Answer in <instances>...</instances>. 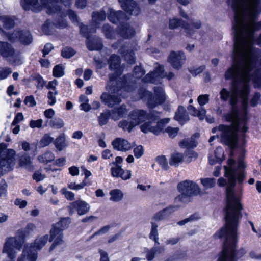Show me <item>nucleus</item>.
<instances>
[{
	"label": "nucleus",
	"instance_id": "36",
	"mask_svg": "<svg viewBox=\"0 0 261 261\" xmlns=\"http://www.w3.org/2000/svg\"><path fill=\"white\" fill-rule=\"evenodd\" d=\"M151 228L149 233V237L150 239L153 240L155 244H159V234L157 228L158 225L153 222H151Z\"/></svg>",
	"mask_w": 261,
	"mask_h": 261
},
{
	"label": "nucleus",
	"instance_id": "39",
	"mask_svg": "<svg viewBox=\"0 0 261 261\" xmlns=\"http://www.w3.org/2000/svg\"><path fill=\"white\" fill-rule=\"evenodd\" d=\"M54 159V154L50 151H47L43 154L39 155L38 160L41 163L51 162Z\"/></svg>",
	"mask_w": 261,
	"mask_h": 261
},
{
	"label": "nucleus",
	"instance_id": "3",
	"mask_svg": "<svg viewBox=\"0 0 261 261\" xmlns=\"http://www.w3.org/2000/svg\"><path fill=\"white\" fill-rule=\"evenodd\" d=\"M154 111L147 113L143 110H135L129 114L130 119L122 120L118 123L119 128L124 130H131L141 122L145 120L148 121L144 123L140 126L141 130H179L177 127L167 126L170 119L163 118L159 120L156 124L153 125V121L158 119V116L154 115Z\"/></svg>",
	"mask_w": 261,
	"mask_h": 261
},
{
	"label": "nucleus",
	"instance_id": "61",
	"mask_svg": "<svg viewBox=\"0 0 261 261\" xmlns=\"http://www.w3.org/2000/svg\"><path fill=\"white\" fill-rule=\"evenodd\" d=\"M61 192L67 199L73 200L74 199V194L72 192L67 191L66 188L62 189Z\"/></svg>",
	"mask_w": 261,
	"mask_h": 261
},
{
	"label": "nucleus",
	"instance_id": "16",
	"mask_svg": "<svg viewBox=\"0 0 261 261\" xmlns=\"http://www.w3.org/2000/svg\"><path fill=\"white\" fill-rule=\"evenodd\" d=\"M108 14V19L114 24L122 23L126 20V16L122 11H115L112 8H109Z\"/></svg>",
	"mask_w": 261,
	"mask_h": 261
},
{
	"label": "nucleus",
	"instance_id": "37",
	"mask_svg": "<svg viewBox=\"0 0 261 261\" xmlns=\"http://www.w3.org/2000/svg\"><path fill=\"white\" fill-rule=\"evenodd\" d=\"M183 159V155L181 153H175L171 155L169 160V164L171 166L177 167L179 164L181 163Z\"/></svg>",
	"mask_w": 261,
	"mask_h": 261
},
{
	"label": "nucleus",
	"instance_id": "20",
	"mask_svg": "<svg viewBox=\"0 0 261 261\" xmlns=\"http://www.w3.org/2000/svg\"><path fill=\"white\" fill-rule=\"evenodd\" d=\"M100 99L105 105L110 108L118 105L121 101V97L119 96L111 95L106 92L101 94Z\"/></svg>",
	"mask_w": 261,
	"mask_h": 261
},
{
	"label": "nucleus",
	"instance_id": "8",
	"mask_svg": "<svg viewBox=\"0 0 261 261\" xmlns=\"http://www.w3.org/2000/svg\"><path fill=\"white\" fill-rule=\"evenodd\" d=\"M15 151L9 150L0 153V177L11 170L14 163Z\"/></svg>",
	"mask_w": 261,
	"mask_h": 261
},
{
	"label": "nucleus",
	"instance_id": "26",
	"mask_svg": "<svg viewBox=\"0 0 261 261\" xmlns=\"http://www.w3.org/2000/svg\"><path fill=\"white\" fill-rule=\"evenodd\" d=\"M199 137V134L196 133L191 138H185L180 141L178 143L179 146L182 148H193L197 145L196 138Z\"/></svg>",
	"mask_w": 261,
	"mask_h": 261
},
{
	"label": "nucleus",
	"instance_id": "10",
	"mask_svg": "<svg viewBox=\"0 0 261 261\" xmlns=\"http://www.w3.org/2000/svg\"><path fill=\"white\" fill-rule=\"evenodd\" d=\"M23 244L22 238L10 237L7 239L4 246L3 252H8L9 255L13 256L12 253H16L14 248L19 250L22 248Z\"/></svg>",
	"mask_w": 261,
	"mask_h": 261
},
{
	"label": "nucleus",
	"instance_id": "60",
	"mask_svg": "<svg viewBox=\"0 0 261 261\" xmlns=\"http://www.w3.org/2000/svg\"><path fill=\"white\" fill-rule=\"evenodd\" d=\"M51 25V22L49 20H47L44 24L42 27V31L44 34L46 35H50L51 30L50 28V26Z\"/></svg>",
	"mask_w": 261,
	"mask_h": 261
},
{
	"label": "nucleus",
	"instance_id": "24",
	"mask_svg": "<svg viewBox=\"0 0 261 261\" xmlns=\"http://www.w3.org/2000/svg\"><path fill=\"white\" fill-rule=\"evenodd\" d=\"M176 211L175 206H169L156 213L152 218V220L160 221L168 218Z\"/></svg>",
	"mask_w": 261,
	"mask_h": 261
},
{
	"label": "nucleus",
	"instance_id": "12",
	"mask_svg": "<svg viewBox=\"0 0 261 261\" xmlns=\"http://www.w3.org/2000/svg\"><path fill=\"white\" fill-rule=\"evenodd\" d=\"M177 188L180 192H184L190 195H197L200 192L199 186L194 181L189 180L179 182Z\"/></svg>",
	"mask_w": 261,
	"mask_h": 261
},
{
	"label": "nucleus",
	"instance_id": "28",
	"mask_svg": "<svg viewBox=\"0 0 261 261\" xmlns=\"http://www.w3.org/2000/svg\"><path fill=\"white\" fill-rule=\"evenodd\" d=\"M19 165L20 167L29 171L33 169L31 158L26 152H22L19 154Z\"/></svg>",
	"mask_w": 261,
	"mask_h": 261
},
{
	"label": "nucleus",
	"instance_id": "1",
	"mask_svg": "<svg viewBox=\"0 0 261 261\" xmlns=\"http://www.w3.org/2000/svg\"><path fill=\"white\" fill-rule=\"evenodd\" d=\"M261 0L254 3L234 14L232 23L233 48L232 64L226 71L225 80H231L230 90L223 88L219 92L223 102L228 101L230 113L225 116L230 128L219 126V130H248L246 114L248 108L250 88L248 82L253 79L261 84V50L254 44H261L260 36H254L255 32L261 29V23L256 22Z\"/></svg>",
	"mask_w": 261,
	"mask_h": 261
},
{
	"label": "nucleus",
	"instance_id": "22",
	"mask_svg": "<svg viewBox=\"0 0 261 261\" xmlns=\"http://www.w3.org/2000/svg\"><path fill=\"white\" fill-rule=\"evenodd\" d=\"M40 3L42 4L41 2ZM21 5L25 10H32L35 12L40 11L42 7L45 8L42 5H40L38 0H23V2H21Z\"/></svg>",
	"mask_w": 261,
	"mask_h": 261
},
{
	"label": "nucleus",
	"instance_id": "9",
	"mask_svg": "<svg viewBox=\"0 0 261 261\" xmlns=\"http://www.w3.org/2000/svg\"><path fill=\"white\" fill-rule=\"evenodd\" d=\"M9 40L14 42L18 40L22 43L29 44L32 42V37L29 31L15 30L12 33L8 34Z\"/></svg>",
	"mask_w": 261,
	"mask_h": 261
},
{
	"label": "nucleus",
	"instance_id": "31",
	"mask_svg": "<svg viewBox=\"0 0 261 261\" xmlns=\"http://www.w3.org/2000/svg\"><path fill=\"white\" fill-rule=\"evenodd\" d=\"M119 32L121 36L125 38L132 37L135 33L134 29L130 27L128 23L123 24V22L120 24Z\"/></svg>",
	"mask_w": 261,
	"mask_h": 261
},
{
	"label": "nucleus",
	"instance_id": "35",
	"mask_svg": "<svg viewBox=\"0 0 261 261\" xmlns=\"http://www.w3.org/2000/svg\"><path fill=\"white\" fill-rule=\"evenodd\" d=\"M0 21L6 30H9L14 27L15 22L13 19L7 16H0Z\"/></svg>",
	"mask_w": 261,
	"mask_h": 261
},
{
	"label": "nucleus",
	"instance_id": "53",
	"mask_svg": "<svg viewBox=\"0 0 261 261\" xmlns=\"http://www.w3.org/2000/svg\"><path fill=\"white\" fill-rule=\"evenodd\" d=\"M54 138L49 136L47 134L44 135L42 138L40 142V145L41 147H45L48 145L53 142Z\"/></svg>",
	"mask_w": 261,
	"mask_h": 261
},
{
	"label": "nucleus",
	"instance_id": "64",
	"mask_svg": "<svg viewBox=\"0 0 261 261\" xmlns=\"http://www.w3.org/2000/svg\"><path fill=\"white\" fill-rule=\"evenodd\" d=\"M36 227L34 224L32 223H29L24 228L23 230L24 236H27L32 231H33L34 229H35Z\"/></svg>",
	"mask_w": 261,
	"mask_h": 261
},
{
	"label": "nucleus",
	"instance_id": "49",
	"mask_svg": "<svg viewBox=\"0 0 261 261\" xmlns=\"http://www.w3.org/2000/svg\"><path fill=\"white\" fill-rule=\"evenodd\" d=\"M106 17V13L104 10H101L100 12H93L92 13V18L95 21H103Z\"/></svg>",
	"mask_w": 261,
	"mask_h": 261
},
{
	"label": "nucleus",
	"instance_id": "42",
	"mask_svg": "<svg viewBox=\"0 0 261 261\" xmlns=\"http://www.w3.org/2000/svg\"><path fill=\"white\" fill-rule=\"evenodd\" d=\"M49 125L54 129H60L64 125L63 120L59 118H55L51 120Z\"/></svg>",
	"mask_w": 261,
	"mask_h": 261
},
{
	"label": "nucleus",
	"instance_id": "45",
	"mask_svg": "<svg viewBox=\"0 0 261 261\" xmlns=\"http://www.w3.org/2000/svg\"><path fill=\"white\" fill-rule=\"evenodd\" d=\"M159 78L156 76V73L151 72L148 73L143 79V81L147 83H155Z\"/></svg>",
	"mask_w": 261,
	"mask_h": 261
},
{
	"label": "nucleus",
	"instance_id": "52",
	"mask_svg": "<svg viewBox=\"0 0 261 261\" xmlns=\"http://www.w3.org/2000/svg\"><path fill=\"white\" fill-rule=\"evenodd\" d=\"M144 252L146 253V258L148 261H152L156 255L153 247L150 249L145 248Z\"/></svg>",
	"mask_w": 261,
	"mask_h": 261
},
{
	"label": "nucleus",
	"instance_id": "41",
	"mask_svg": "<svg viewBox=\"0 0 261 261\" xmlns=\"http://www.w3.org/2000/svg\"><path fill=\"white\" fill-rule=\"evenodd\" d=\"M110 117L112 118V113L111 111L106 110L102 113L98 118L99 124L100 125L106 124Z\"/></svg>",
	"mask_w": 261,
	"mask_h": 261
},
{
	"label": "nucleus",
	"instance_id": "15",
	"mask_svg": "<svg viewBox=\"0 0 261 261\" xmlns=\"http://www.w3.org/2000/svg\"><path fill=\"white\" fill-rule=\"evenodd\" d=\"M179 27H181L184 29L187 34L190 36L192 35L194 33V31L191 28L190 25L185 22L181 19L173 18L169 19V29L173 30Z\"/></svg>",
	"mask_w": 261,
	"mask_h": 261
},
{
	"label": "nucleus",
	"instance_id": "63",
	"mask_svg": "<svg viewBox=\"0 0 261 261\" xmlns=\"http://www.w3.org/2000/svg\"><path fill=\"white\" fill-rule=\"evenodd\" d=\"M24 102L31 107H34L36 105L34 97L33 96H27L24 100Z\"/></svg>",
	"mask_w": 261,
	"mask_h": 261
},
{
	"label": "nucleus",
	"instance_id": "29",
	"mask_svg": "<svg viewBox=\"0 0 261 261\" xmlns=\"http://www.w3.org/2000/svg\"><path fill=\"white\" fill-rule=\"evenodd\" d=\"M70 222V218L69 217L61 218L58 223L53 226L51 229L55 230V231L57 234H63V230L66 229L68 227Z\"/></svg>",
	"mask_w": 261,
	"mask_h": 261
},
{
	"label": "nucleus",
	"instance_id": "57",
	"mask_svg": "<svg viewBox=\"0 0 261 261\" xmlns=\"http://www.w3.org/2000/svg\"><path fill=\"white\" fill-rule=\"evenodd\" d=\"M34 80L37 82V88L38 89H42L46 84V81L39 74L36 75L34 77Z\"/></svg>",
	"mask_w": 261,
	"mask_h": 261
},
{
	"label": "nucleus",
	"instance_id": "14",
	"mask_svg": "<svg viewBox=\"0 0 261 261\" xmlns=\"http://www.w3.org/2000/svg\"><path fill=\"white\" fill-rule=\"evenodd\" d=\"M122 8L127 13L137 16L140 11L137 4L133 0H119Z\"/></svg>",
	"mask_w": 261,
	"mask_h": 261
},
{
	"label": "nucleus",
	"instance_id": "23",
	"mask_svg": "<svg viewBox=\"0 0 261 261\" xmlns=\"http://www.w3.org/2000/svg\"><path fill=\"white\" fill-rule=\"evenodd\" d=\"M111 174L113 177H121L123 180H127L130 178L131 172L130 170H124L121 166L116 165V167L111 168Z\"/></svg>",
	"mask_w": 261,
	"mask_h": 261
},
{
	"label": "nucleus",
	"instance_id": "13",
	"mask_svg": "<svg viewBox=\"0 0 261 261\" xmlns=\"http://www.w3.org/2000/svg\"><path fill=\"white\" fill-rule=\"evenodd\" d=\"M186 59V56L184 52L172 51L170 53L168 60L174 69L179 70L184 64Z\"/></svg>",
	"mask_w": 261,
	"mask_h": 261
},
{
	"label": "nucleus",
	"instance_id": "43",
	"mask_svg": "<svg viewBox=\"0 0 261 261\" xmlns=\"http://www.w3.org/2000/svg\"><path fill=\"white\" fill-rule=\"evenodd\" d=\"M102 31L107 38L112 39L113 38L114 30L109 24H104L102 28Z\"/></svg>",
	"mask_w": 261,
	"mask_h": 261
},
{
	"label": "nucleus",
	"instance_id": "47",
	"mask_svg": "<svg viewBox=\"0 0 261 261\" xmlns=\"http://www.w3.org/2000/svg\"><path fill=\"white\" fill-rule=\"evenodd\" d=\"M75 54V51L73 48L70 47L64 48L61 51V55L63 57L70 58L73 56Z\"/></svg>",
	"mask_w": 261,
	"mask_h": 261
},
{
	"label": "nucleus",
	"instance_id": "38",
	"mask_svg": "<svg viewBox=\"0 0 261 261\" xmlns=\"http://www.w3.org/2000/svg\"><path fill=\"white\" fill-rule=\"evenodd\" d=\"M110 195H111L110 200L114 202L121 201L123 196L122 192L119 189H114L110 191Z\"/></svg>",
	"mask_w": 261,
	"mask_h": 261
},
{
	"label": "nucleus",
	"instance_id": "11",
	"mask_svg": "<svg viewBox=\"0 0 261 261\" xmlns=\"http://www.w3.org/2000/svg\"><path fill=\"white\" fill-rule=\"evenodd\" d=\"M154 96H152L150 93V96L148 99L147 105L149 108L153 109L158 105L162 104L165 100V94L163 89L161 87H154Z\"/></svg>",
	"mask_w": 261,
	"mask_h": 261
},
{
	"label": "nucleus",
	"instance_id": "59",
	"mask_svg": "<svg viewBox=\"0 0 261 261\" xmlns=\"http://www.w3.org/2000/svg\"><path fill=\"white\" fill-rule=\"evenodd\" d=\"M43 123V120L41 119L37 120H31L30 122V126L32 128H41Z\"/></svg>",
	"mask_w": 261,
	"mask_h": 261
},
{
	"label": "nucleus",
	"instance_id": "46",
	"mask_svg": "<svg viewBox=\"0 0 261 261\" xmlns=\"http://www.w3.org/2000/svg\"><path fill=\"white\" fill-rule=\"evenodd\" d=\"M53 75L56 77H61L64 74V68L61 64L56 65L53 71Z\"/></svg>",
	"mask_w": 261,
	"mask_h": 261
},
{
	"label": "nucleus",
	"instance_id": "54",
	"mask_svg": "<svg viewBox=\"0 0 261 261\" xmlns=\"http://www.w3.org/2000/svg\"><path fill=\"white\" fill-rule=\"evenodd\" d=\"M133 152L136 158H140L144 153L143 147L141 145L136 146V147L134 148Z\"/></svg>",
	"mask_w": 261,
	"mask_h": 261
},
{
	"label": "nucleus",
	"instance_id": "17",
	"mask_svg": "<svg viewBox=\"0 0 261 261\" xmlns=\"http://www.w3.org/2000/svg\"><path fill=\"white\" fill-rule=\"evenodd\" d=\"M112 145L114 149L123 152H126L132 148L131 143L121 138H117L114 139L112 142Z\"/></svg>",
	"mask_w": 261,
	"mask_h": 261
},
{
	"label": "nucleus",
	"instance_id": "6",
	"mask_svg": "<svg viewBox=\"0 0 261 261\" xmlns=\"http://www.w3.org/2000/svg\"><path fill=\"white\" fill-rule=\"evenodd\" d=\"M237 132H221V137H219L218 135L213 136L210 137L208 141L211 142L215 139H217L220 141L228 146L232 150L235 149L238 145L239 137L237 134Z\"/></svg>",
	"mask_w": 261,
	"mask_h": 261
},
{
	"label": "nucleus",
	"instance_id": "2",
	"mask_svg": "<svg viewBox=\"0 0 261 261\" xmlns=\"http://www.w3.org/2000/svg\"><path fill=\"white\" fill-rule=\"evenodd\" d=\"M227 163L228 166H224L225 176L228 182L225 191L226 204L224 209L225 224L215 234L219 238L224 237L225 240L223 249L217 261H237L246 253L243 248L236 250L238 227L242 217L241 211L243 206L239 195H237L234 190L237 180L238 190L240 193L242 192V184L245 179V166L242 159L239 160L237 165L235 160L231 159Z\"/></svg>",
	"mask_w": 261,
	"mask_h": 261
},
{
	"label": "nucleus",
	"instance_id": "4",
	"mask_svg": "<svg viewBox=\"0 0 261 261\" xmlns=\"http://www.w3.org/2000/svg\"><path fill=\"white\" fill-rule=\"evenodd\" d=\"M41 2L46 9L47 14H57L58 18L53 22L56 27L64 28L67 25V22L64 18L67 15L73 23H79L78 16L75 12L71 9L68 10L67 12L62 11L61 7L58 5L59 0H41Z\"/></svg>",
	"mask_w": 261,
	"mask_h": 261
},
{
	"label": "nucleus",
	"instance_id": "5",
	"mask_svg": "<svg viewBox=\"0 0 261 261\" xmlns=\"http://www.w3.org/2000/svg\"><path fill=\"white\" fill-rule=\"evenodd\" d=\"M49 239L48 234L37 237L33 244L24 246L22 256L27 258L29 261H36L37 258V251L41 250L49 241Z\"/></svg>",
	"mask_w": 261,
	"mask_h": 261
},
{
	"label": "nucleus",
	"instance_id": "50",
	"mask_svg": "<svg viewBox=\"0 0 261 261\" xmlns=\"http://www.w3.org/2000/svg\"><path fill=\"white\" fill-rule=\"evenodd\" d=\"M224 151L221 147H218L214 151V157L217 159V161L221 162L224 158Z\"/></svg>",
	"mask_w": 261,
	"mask_h": 261
},
{
	"label": "nucleus",
	"instance_id": "34",
	"mask_svg": "<svg viewBox=\"0 0 261 261\" xmlns=\"http://www.w3.org/2000/svg\"><path fill=\"white\" fill-rule=\"evenodd\" d=\"M120 61L119 56L115 54L112 55L108 61L109 68L113 70L118 68L120 64Z\"/></svg>",
	"mask_w": 261,
	"mask_h": 261
},
{
	"label": "nucleus",
	"instance_id": "19",
	"mask_svg": "<svg viewBox=\"0 0 261 261\" xmlns=\"http://www.w3.org/2000/svg\"><path fill=\"white\" fill-rule=\"evenodd\" d=\"M257 2H259V0H232L231 8L234 14H235L254 3H257Z\"/></svg>",
	"mask_w": 261,
	"mask_h": 261
},
{
	"label": "nucleus",
	"instance_id": "18",
	"mask_svg": "<svg viewBox=\"0 0 261 261\" xmlns=\"http://www.w3.org/2000/svg\"><path fill=\"white\" fill-rule=\"evenodd\" d=\"M63 234H57L54 229L50 230L49 242H53L49 249V252H51L55 249L64 244V241L63 240Z\"/></svg>",
	"mask_w": 261,
	"mask_h": 261
},
{
	"label": "nucleus",
	"instance_id": "48",
	"mask_svg": "<svg viewBox=\"0 0 261 261\" xmlns=\"http://www.w3.org/2000/svg\"><path fill=\"white\" fill-rule=\"evenodd\" d=\"M156 161L163 170H167L168 169V161L165 156H158Z\"/></svg>",
	"mask_w": 261,
	"mask_h": 261
},
{
	"label": "nucleus",
	"instance_id": "25",
	"mask_svg": "<svg viewBox=\"0 0 261 261\" xmlns=\"http://www.w3.org/2000/svg\"><path fill=\"white\" fill-rule=\"evenodd\" d=\"M86 43L87 47L90 51L100 50L103 47L101 40L96 36L86 39Z\"/></svg>",
	"mask_w": 261,
	"mask_h": 261
},
{
	"label": "nucleus",
	"instance_id": "55",
	"mask_svg": "<svg viewBox=\"0 0 261 261\" xmlns=\"http://www.w3.org/2000/svg\"><path fill=\"white\" fill-rule=\"evenodd\" d=\"M261 94L259 92H255L250 100V105L252 107H256L260 100Z\"/></svg>",
	"mask_w": 261,
	"mask_h": 261
},
{
	"label": "nucleus",
	"instance_id": "62",
	"mask_svg": "<svg viewBox=\"0 0 261 261\" xmlns=\"http://www.w3.org/2000/svg\"><path fill=\"white\" fill-rule=\"evenodd\" d=\"M88 25H85L83 24L82 23L80 24V33L83 35L84 37H85L86 39H88L89 35H88Z\"/></svg>",
	"mask_w": 261,
	"mask_h": 261
},
{
	"label": "nucleus",
	"instance_id": "33",
	"mask_svg": "<svg viewBox=\"0 0 261 261\" xmlns=\"http://www.w3.org/2000/svg\"><path fill=\"white\" fill-rule=\"evenodd\" d=\"M111 112L112 113V119L115 120H117L119 117H123L126 114V106L122 105L117 109L112 110Z\"/></svg>",
	"mask_w": 261,
	"mask_h": 261
},
{
	"label": "nucleus",
	"instance_id": "7",
	"mask_svg": "<svg viewBox=\"0 0 261 261\" xmlns=\"http://www.w3.org/2000/svg\"><path fill=\"white\" fill-rule=\"evenodd\" d=\"M109 90L118 94H121L120 91L122 90L127 91H131L133 88L128 85V83L124 76V79H117L116 76L113 74L109 75V81L107 84Z\"/></svg>",
	"mask_w": 261,
	"mask_h": 261
},
{
	"label": "nucleus",
	"instance_id": "40",
	"mask_svg": "<svg viewBox=\"0 0 261 261\" xmlns=\"http://www.w3.org/2000/svg\"><path fill=\"white\" fill-rule=\"evenodd\" d=\"M54 144L58 150L62 151L67 146L65 137L63 136H60L55 140Z\"/></svg>",
	"mask_w": 261,
	"mask_h": 261
},
{
	"label": "nucleus",
	"instance_id": "21",
	"mask_svg": "<svg viewBox=\"0 0 261 261\" xmlns=\"http://www.w3.org/2000/svg\"><path fill=\"white\" fill-rule=\"evenodd\" d=\"M72 208L76 210L79 215H84L87 213L90 208L88 203L84 201L78 200L71 203Z\"/></svg>",
	"mask_w": 261,
	"mask_h": 261
},
{
	"label": "nucleus",
	"instance_id": "44",
	"mask_svg": "<svg viewBox=\"0 0 261 261\" xmlns=\"http://www.w3.org/2000/svg\"><path fill=\"white\" fill-rule=\"evenodd\" d=\"M201 182L205 189H209L215 186V179L214 178H201Z\"/></svg>",
	"mask_w": 261,
	"mask_h": 261
},
{
	"label": "nucleus",
	"instance_id": "51",
	"mask_svg": "<svg viewBox=\"0 0 261 261\" xmlns=\"http://www.w3.org/2000/svg\"><path fill=\"white\" fill-rule=\"evenodd\" d=\"M181 194L175 198L176 201H180L183 203H188L190 201V198L193 195L186 194L184 192H180Z\"/></svg>",
	"mask_w": 261,
	"mask_h": 261
},
{
	"label": "nucleus",
	"instance_id": "58",
	"mask_svg": "<svg viewBox=\"0 0 261 261\" xmlns=\"http://www.w3.org/2000/svg\"><path fill=\"white\" fill-rule=\"evenodd\" d=\"M198 102L200 107L204 106L208 103L209 101V95L207 94L200 95L197 99Z\"/></svg>",
	"mask_w": 261,
	"mask_h": 261
},
{
	"label": "nucleus",
	"instance_id": "30",
	"mask_svg": "<svg viewBox=\"0 0 261 261\" xmlns=\"http://www.w3.org/2000/svg\"><path fill=\"white\" fill-rule=\"evenodd\" d=\"M15 50L12 45L6 42L0 41V55L3 57H12Z\"/></svg>",
	"mask_w": 261,
	"mask_h": 261
},
{
	"label": "nucleus",
	"instance_id": "56",
	"mask_svg": "<svg viewBox=\"0 0 261 261\" xmlns=\"http://www.w3.org/2000/svg\"><path fill=\"white\" fill-rule=\"evenodd\" d=\"M12 71L10 68L6 67L3 68L0 70V80H3L7 78Z\"/></svg>",
	"mask_w": 261,
	"mask_h": 261
},
{
	"label": "nucleus",
	"instance_id": "27",
	"mask_svg": "<svg viewBox=\"0 0 261 261\" xmlns=\"http://www.w3.org/2000/svg\"><path fill=\"white\" fill-rule=\"evenodd\" d=\"M174 119L181 125H183L189 120V117L186 109L182 106H179L175 112Z\"/></svg>",
	"mask_w": 261,
	"mask_h": 261
},
{
	"label": "nucleus",
	"instance_id": "32",
	"mask_svg": "<svg viewBox=\"0 0 261 261\" xmlns=\"http://www.w3.org/2000/svg\"><path fill=\"white\" fill-rule=\"evenodd\" d=\"M120 53L124 57V60L129 64H133L135 63L136 58L135 53L132 50H126L125 48H121L120 49Z\"/></svg>",
	"mask_w": 261,
	"mask_h": 261
}]
</instances>
